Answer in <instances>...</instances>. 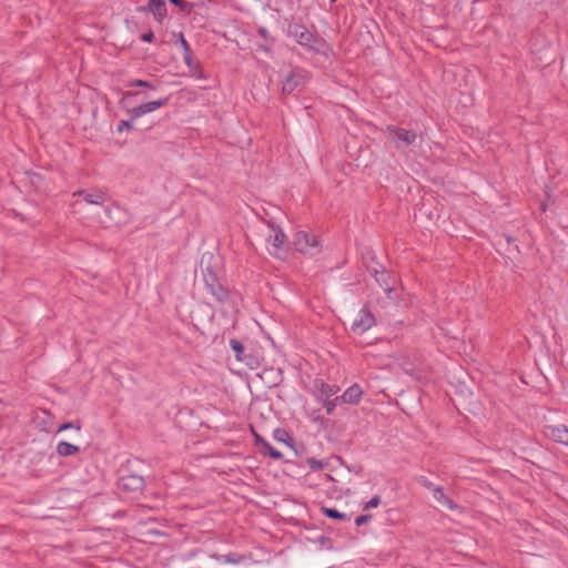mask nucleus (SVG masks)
<instances>
[{"label": "nucleus", "instance_id": "nucleus-1", "mask_svg": "<svg viewBox=\"0 0 568 568\" xmlns=\"http://www.w3.org/2000/svg\"><path fill=\"white\" fill-rule=\"evenodd\" d=\"M260 233L265 241L268 253L275 257H283L287 241L282 227L274 221H266L263 222Z\"/></svg>", "mask_w": 568, "mask_h": 568}, {"label": "nucleus", "instance_id": "nucleus-2", "mask_svg": "<svg viewBox=\"0 0 568 568\" xmlns=\"http://www.w3.org/2000/svg\"><path fill=\"white\" fill-rule=\"evenodd\" d=\"M288 36L294 38L301 45L308 47L310 49L324 53L325 43L315 38L305 27L301 24H290Z\"/></svg>", "mask_w": 568, "mask_h": 568}, {"label": "nucleus", "instance_id": "nucleus-3", "mask_svg": "<svg viewBox=\"0 0 568 568\" xmlns=\"http://www.w3.org/2000/svg\"><path fill=\"white\" fill-rule=\"evenodd\" d=\"M293 245L296 251L310 256H314L320 252V242L317 237L305 231H298L295 233Z\"/></svg>", "mask_w": 568, "mask_h": 568}, {"label": "nucleus", "instance_id": "nucleus-4", "mask_svg": "<svg viewBox=\"0 0 568 568\" xmlns=\"http://www.w3.org/2000/svg\"><path fill=\"white\" fill-rule=\"evenodd\" d=\"M386 134L397 149L414 144L417 138L415 133L396 126H387Z\"/></svg>", "mask_w": 568, "mask_h": 568}, {"label": "nucleus", "instance_id": "nucleus-5", "mask_svg": "<svg viewBox=\"0 0 568 568\" xmlns=\"http://www.w3.org/2000/svg\"><path fill=\"white\" fill-rule=\"evenodd\" d=\"M375 324L373 314L365 307H363L357 317L354 320L351 329L355 334H363Z\"/></svg>", "mask_w": 568, "mask_h": 568}, {"label": "nucleus", "instance_id": "nucleus-6", "mask_svg": "<svg viewBox=\"0 0 568 568\" xmlns=\"http://www.w3.org/2000/svg\"><path fill=\"white\" fill-rule=\"evenodd\" d=\"M306 81V72L302 69L292 70L284 79L282 90L284 93H292Z\"/></svg>", "mask_w": 568, "mask_h": 568}, {"label": "nucleus", "instance_id": "nucleus-7", "mask_svg": "<svg viewBox=\"0 0 568 568\" xmlns=\"http://www.w3.org/2000/svg\"><path fill=\"white\" fill-rule=\"evenodd\" d=\"M168 101H169L168 98L149 101L146 103H142V104L134 106L129 112H130L132 120H135V119H139V118L148 114V113L159 110L160 108L164 106L168 103Z\"/></svg>", "mask_w": 568, "mask_h": 568}, {"label": "nucleus", "instance_id": "nucleus-8", "mask_svg": "<svg viewBox=\"0 0 568 568\" xmlns=\"http://www.w3.org/2000/svg\"><path fill=\"white\" fill-rule=\"evenodd\" d=\"M546 437L568 447V428L562 425H550L544 429Z\"/></svg>", "mask_w": 568, "mask_h": 568}, {"label": "nucleus", "instance_id": "nucleus-9", "mask_svg": "<svg viewBox=\"0 0 568 568\" xmlns=\"http://www.w3.org/2000/svg\"><path fill=\"white\" fill-rule=\"evenodd\" d=\"M363 396V389L358 384H353L349 386L342 396L336 397V400H341L343 403L356 405L361 402Z\"/></svg>", "mask_w": 568, "mask_h": 568}, {"label": "nucleus", "instance_id": "nucleus-10", "mask_svg": "<svg viewBox=\"0 0 568 568\" xmlns=\"http://www.w3.org/2000/svg\"><path fill=\"white\" fill-rule=\"evenodd\" d=\"M73 195H81L88 204L93 205H102L106 201V194L101 190H95L91 192L78 191Z\"/></svg>", "mask_w": 568, "mask_h": 568}, {"label": "nucleus", "instance_id": "nucleus-11", "mask_svg": "<svg viewBox=\"0 0 568 568\" xmlns=\"http://www.w3.org/2000/svg\"><path fill=\"white\" fill-rule=\"evenodd\" d=\"M150 10L158 21H162L166 16L164 0H150L148 3Z\"/></svg>", "mask_w": 568, "mask_h": 568}, {"label": "nucleus", "instance_id": "nucleus-12", "mask_svg": "<svg viewBox=\"0 0 568 568\" xmlns=\"http://www.w3.org/2000/svg\"><path fill=\"white\" fill-rule=\"evenodd\" d=\"M433 497L443 506L447 507L448 509H454L455 505L452 499H449L442 487H434L433 488Z\"/></svg>", "mask_w": 568, "mask_h": 568}, {"label": "nucleus", "instance_id": "nucleus-13", "mask_svg": "<svg viewBox=\"0 0 568 568\" xmlns=\"http://www.w3.org/2000/svg\"><path fill=\"white\" fill-rule=\"evenodd\" d=\"M79 452V447L67 442H59L57 445V453L59 456H71Z\"/></svg>", "mask_w": 568, "mask_h": 568}, {"label": "nucleus", "instance_id": "nucleus-14", "mask_svg": "<svg viewBox=\"0 0 568 568\" xmlns=\"http://www.w3.org/2000/svg\"><path fill=\"white\" fill-rule=\"evenodd\" d=\"M143 485V479L140 476H130L122 478L121 486L126 489H138Z\"/></svg>", "mask_w": 568, "mask_h": 568}, {"label": "nucleus", "instance_id": "nucleus-15", "mask_svg": "<svg viewBox=\"0 0 568 568\" xmlns=\"http://www.w3.org/2000/svg\"><path fill=\"white\" fill-rule=\"evenodd\" d=\"M104 213L106 214L110 222L121 224L123 221L120 219L122 210L119 206L105 207Z\"/></svg>", "mask_w": 568, "mask_h": 568}, {"label": "nucleus", "instance_id": "nucleus-16", "mask_svg": "<svg viewBox=\"0 0 568 568\" xmlns=\"http://www.w3.org/2000/svg\"><path fill=\"white\" fill-rule=\"evenodd\" d=\"M339 388L336 385L321 384L320 387V396L324 399H329V397L336 395Z\"/></svg>", "mask_w": 568, "mask_h": 568}, {"label": "nucleus", "instance_id": "nucleus-17", "mask_svg": "<svg viewBox=\"0 0 568 568\" xmlns=\"http://www.w3.org/2000/svg\"><path fill=\"white\" fill-rule=\"evenodd\" d=\"M230 346L233 349V352L235 353L236 358L239 361H241V354L244 351V347H243L242 343L240 341H237V339H231L230 341Z\"/></svg>", "mask_w": 568, "mask_h": 568}, {"label": "nucleus", "instance_id": "nucleus-18", "mask_svg": "<svg viewBox=\"0 0 568 568\" xmlns=\"http://www.w3.org/2000/svg\"><path fill=\"white\" fill-rule=\"evenodd\" d=\"M323 513L334 519H345L346 515L333 508H323Z\"/></svg>", "mask_w": 568, "mask_h": 568}, {"label": "nucleus", "instance_id": "nucleus-19", "mask_svg": "<svg viewBox=\"0 0 568 568\" xmlns=\"http://www.w3.org/2000/svg\"><path fill=\"white\" fill-rule=\"evenodd\" d=\"M133 129V120H125V121H121L119 124H118V128H116V131L122 133L124 131H130Z\"/></svg>", "mask_w": 568, "mask_h": 568}, {"label": "nucleus", "instance_id": "nucleus-20", "mask_svg": "<svg viewBox=\"0 0 568 568\" xmlns=\"http://www.w3.org/2000/svg\"><path fill=\"white\" fill-rule=\"evenodd\" d=\"M264 447H265L266 453L271 457H273L275 459H281L282 458V454L278 450H276L275 448H273L270 444L265 443Z\"/></svg>", "mask_w": 568, "mask_h": 568}, {"label": "nucleus", "instance_id": "nucleus-21", "mask_svg": "<svg viewBox=\"0 0 568 568\" xmlns=\"http://www.w3.org/2000/svg\"><path fill=\"white\" fill-rule=\"evenodd\" d=\"M339 402H341V400H336V398H335V399H332V400H329V399H325V400H324V403H323V405H324V407L326 408V413H327V414H332V413H333V410L335 409V407H336L337 403H339Z\"/></svg>", "mask_w": 568, "mask_h": 568}, {"label": "nucleus", "instance_id": "nucleus-22", "mask_svg": "<svg viewBox=\"0 0 568 568\" xmlns=\"http://www.w3.org/2000/svg\"><path fill=\"white\" fill-rule=\"evenodd\" d=\"M130 87H144L151 90L155 89L150 82L144 80H133L130 82Z\"/></svg>", "mask_w": 568, "mask_h": 568}, {"label": "nucleus", "instance_id": "nucleus-23", "mask_svg": "<svg viewBox=\"0 0 568 568\" xmlns=\"http://www.w3.org/2000/svg\"><path fill=\"white\" fill-rule=\"evenodd\" d=\"M71 428L75 429L77 433H79L81 429V427L79 425H74L73 423H64L59 426L58 433L67 430V429H71Z\"/></svg>", "mask_w": 568, "mask_h": 568}, {"label": "nucleus", "instance_id": "nucleus-24", "mask_svg": "<svg viewBox=\"0 0 568 568\" xmlns=\"http://www.w3.org/2000/svg\"><path fill=\"white\" fill-rule=\"evenodd\" d=\"M223 561L226 564H239L241 561V558L232 554H229L223 556Z\"/></svg>", "mask_w": 568, "mask_h": 568}, {"label": "nucleus", "instance_id": "nucleus-25", "mask_svg": "<svg viewBox=\"0 0 568 568\" xmlns=\"http://www.w3.org/2000/svg\"><path fill=\"white\" fill-rule=\"evenodd\" d=\"M381 503V499L378 496H374L373 498H371L366 505H365V509H368V508H375L379 505Z\"/></svg>", "mask_w": 568, "mask_h": 568}, {"label": "nucleus", "instance_id": "nucleus-26", "mask_svg": "<svg viewBox=\"0 0 568 568\" xmlns=\"http://www.w3.org/2000/svg\"><path fill=\"white\" fill-rule=\"evenodd\" d=\"M371 273L376 277V281H377L381 285H383V284H382V282L384 281L385 272H384V271H381V277H378V274H379L378 270H377L376 267H372V268H371Z\"/></svg>", "mask_w": 568, "mask_h": 568}, {"label": "nucleus", "instance_id": "nucleus-27", "mask_svg": "<svg viewBox=\"0 0 568 568\" xmlns=\"http://www.w3.org/2000/svg\"><path fill=\"white\" fill-rule=\"evenodd\" d=\"M308 465L311 466L312 469H320L323 467V463L314 458L308 460Z\"/></svg>", "mask_w": 568, "mask_h": 568}, {"label": "nucleus", "instance_id": "nucleus-28", "mask_svg": "<svg viewBox=\"0 0 568 568\" xmlns=\"http://www.w3.org/2000/svg\"><path fill=\"white\" fill-rule=\"evenodd\" d=\"M181 45H182V48L184 50V53H186V54L191 53L190 45H189V43L186 42V40L183 37H181Z\"/></svg>", "mask_w": 568, "mask_h": 568}, {"label": "nucleus", "instance_id": "nucleus-29", "mask_svg": "<svg viewBox=\"0 0 568 568\" xmlns=\"http://www.w3.org/2000/svg\"><path fill=\"white\" fill-rule=\"evenodd\" d=\"M369 516H358L356 519H355V523L357 526H361L363 524H365L367 520H368Z\"/></svg>", "mask_w": 568, "mask_h": 568}, {"label": "nucleus", "instance_id": "nucleus-30", "mask_svg": "<svg viewBox=\"0 0 568 568\" xmlns=\"http://www.w3.org/2000/svg\"><path fill=\"white\" fill-rule=\"evenodd\" d=\"M213 255L210 254V253H205L202 255V258H201V266L203 267V265L206 263V262H210V260H212Z\"/></svg>", "mask_w": 568, "mask_h": 568}, {"label": "nucleus", "instance_id": "nucleus-31", "mask_svg": "<svg viewBox=\"0 0 568 568\" xmlns=\"http://www.w3.org/2000/svg\"><path fill=\"white\" fill-rule=\"evenodd\" d=\"M419 483L422 485H424L425 487H427L428 489H430L433 491V488L435 487L429 480H427L426 478H420L419 479Z\"/></svg>", "mask_w": 568, "mask_h": 568}, {"label": "nucleus", "instance_id": "nucleus-32", "mask_svg": "<svg viewBox=\"0 0 568 568\" xmlns=\"http://www.w3.org/2000/svg\"><path fill=\"white\" fill-rule=\"evenodd\" d=\"M142 41L144 42H151L153 40V33L152 32H148V33H144L142 37H141Z\"/></svg>", "mask_w": 568, "mask_h": 568}, {"label": "nucleus", "instance_id": "nucleus-33", "mask_svg": "<svg viewBox=\"0 0 568 568\" xmlns=\"http://www.w3.org/2000/svg\"><path fill=\"white\" fill-rule=\"evenodd\" d=\"M284 436H286V433H285V432H283V430H276V432H275V437H276V439H278V440H284Z\"/></svg>", "mask_w": 568, "mask_h": 568}, {"label": "nucleus", "instance_id": "nucleus-34", "mask_svg": "<svg viewBox=\"0 0 568 568\" xmlns=\"http://www.w3.org/2000/svg\"><path fill=\"white\" fill-rule=\"evenodd\" d=\"M258 33L263 37V38H267L268 33H267V30L265 28H260L258 29Z\"/></svg>", "mask_w": 568, "mask_h": 568}, {"label": "nucleus", "instance_id": "nucleus-35", "mask_svg": "<svg viewBox=\"0 0 568 568\" xmlns=\"http://www.w3.org/2000/svg\"><path fill=\"white\" fill-rule=\"evenodd\" d=\"M184 60L185 62L190 65L191 64V53L190 54H186L184 55Z\"/></svg>", "mask_w": 568, "mask_h": 568}, {"label": "nucleus", "instance_id": "nucleus-36", "mask_svg": "<svg viewBox=\"0 0 568 568\" xmlns=\"http://www.w3.org/2000/svg\"><path fill=\"white\" fill-rule=\"evenodd\" d=\"M211 557L214 558L215 560L223 561V556L212 555Z\"/></svg>", "mask_w": 568, "mask_h": 568}, {"label": "nucleus", "instance_id": "nucleus-37", "mask_svg": "<svg viewBox=\"0 0 568 568\" xmlns=\"http://www.w3.org/2000/svg\"><path fill=\"white\" fill-rule=\"evenodd\" d=\"M384 291H385V293H386L387 295H389V294H390V292H392V288H390V287H388V286H385V287H384Z\"/></svg>", "mask_w": 568, "mask_h": 568}, {"label": "nucleus", "instance_id": "nucleus-38", "mask_svg": "<svg viewBox=\"0 0 568 568\" xmlns=\"http://www.w3.org/2000/svg\"><path fill=\"white\" fill-rule=\"evenodd\" d=\"M171 3L179 6L181 3V0H170Z\"/></svg>", "mask_w": 568, "mask_h": 568}, {"label": "nucleus", "instance_id": "nucleus-39", "mask_svg": "<svg viewBox=\"0 0 568 568\" xmlns=\"http://www.w3.org/2000/svg\"><path fill=\"white\" fill-rule=\"evenodd\" d=\"M36 179L39 180L40 179L39 175H33L31 182L34 183V184L37 183Z\"/></svg>", "mask_w": 568, "mask_h": 568}, {"label": "nucleus", "instance_id": "nucleus-40", "mask_svg": "<svg viewBox=\"0 0 568 568\" xmlns=\"http://www.w3.org/2000/svg\"><path fill=\"white\" fill-rule=\"evenodd\" d=\"M139 93H131V92H128L125 93V97H130V95H138Z\"/></svg>", "mask_w": 568, "mask_h": 568}]
</instances>
